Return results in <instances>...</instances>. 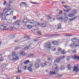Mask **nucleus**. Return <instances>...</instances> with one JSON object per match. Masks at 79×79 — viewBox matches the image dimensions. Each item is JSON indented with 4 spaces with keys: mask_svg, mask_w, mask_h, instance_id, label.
I'll list each match as a JSON object with an SVG mask.
<instances>
[{
    "mask_svg": "<svg viewBox=\"0 0 79 79\" xmlns=\"http://www.w3.org/2000/svg\"><path fill=\"white\" fill-rule=\"evenodd\" d=\"M10 14H7L5 16V13L3 12H0V17L1 18V19H2L4 21L8 20L9 17H8V15H10Z\"/></svg>",
    "mask_w": 79,
    "mask_h": 79,
    "instance_id": "obj_1",
    "label": "nucleus"
},
{
    "mask_svg": "<svg viewBox=\"0 0 79 79\" xmlns=\"http://www.w3.org/2000/svg\"><path fill=\"white\" fill-rule=\"evenodd\" d=\"M54 67V71L52 72V74L53 75H55L56 73H57L58 72V70H59V68L58 67L57 64H54L53 65Z\"/></svg>",
    "mask_w": 79,
    "mask_h": 79,
    "instance_id": "obj_2",
    "label": "nucleus"
},
{
    "mask_svg": "<svg viewBox=\"0 0 79 79\" xmlns=\"http://www.w3.org/2000/svg\"><path fill=\"white\" fill-rule=\"evenodd\" d=\"M6 6L7 9H6V11H7L6 12V13H7V11H9L10 10H11V9H13L12 6H11V5L9 3L6 4Z\"/></svg>",
    "mask_w": 79,
    "mask_h": 79,
    "instance_id": "obj_3",
    "label": "nucleus"
},
{
    "mask_svg": "<svg viewBox=\"0 0 79 79\" xmlns=\"http://www.w3.org/2000/svg\"><path fill=\"white\" fill-rule=\"evenodd\" d=\"M16 56V53L13 52L12 53V55H10L8 56V57L9 58L10 60H12L13 58Z\"/></svg>",
    "mask_w": 79,
    "mask_h": 79,
    "instance_id": "obj_4",
    "label": "nucleus"
},
{
    "mask_svg": "<svg viewBox=\"0 0 79 79\" xmlns=\"http://www.w3.org/2000/svg\"><path fill=\"white\" fill-rule=\"evenodd\" d=\"M8 25L6 24H3L1 26H0V29L1 30H6V27Z\"/></svg>",
    "mask_w": 79,
    "mask_h": 79,
    "instance_id": "obj_5",
    "label": "nucleus"
},
{
    "mask_svg": "<svg viewBox=\"0 0 79 79\" xmlns=\"http://www.w3.org/2000/svg\"><path fill=\"white\" fill-rule=\"evenodd\" d=\"M32 46V43H30L29 44L24 47V48L25 50H28L29 48L31 47Z\"/></svg>",
    "mask_w": 79,
    "mask_h": 79,
    "instance_id": "obj_6",
    "label": "nucleus"
},
{
    "mask_svg": "<svg viewBox=\"0 0 79 79\" xmlns=\"http://www.w3.org/2000/svg\"><path fill=\"white\" fill-rule=\"evenodd\" d=\"M56 17L57 19L62 20H63V16H61L60 15H56Z\"/></svg>",
    "mask_w": 79,
    "mask_h": 79,
    "instance_id": "obj_7",
    "label": "nucleus"
},
{
    "mask_svg": "<svg viewBox=\"0 0 79 79\" xmlns=\"http://www.w3.org/2000/svg\"><path fill=\"white\" fill-rule=\"evenodd\" d=\"M33 65L32 64H30L29 65V67H28L27 68L28 70L30 71V72H32V69L31 68L32 66Z\"/></svg>",
    "mask_w": 79,
    "mask_h": 79,
    "instance_id": "obj_8",
    "label": "nucleus"
},
{
    "mask_svg": "<svg viewBox=\"0 0 79 79\" xmlns=\"http://www.w3.org/2000/svg\"><path fill=\"white\" fill-rule=\"evenodd\" d=\"M47 63H48L47 62H45L44 63H41L40 66L41 67H43V68L45 67V66L47 65Z\"/></svg>",
    "mask_w": 79,
    "mask_h": 79,
    "instance_id": "obj_9",
    "label": "nucleus"
},
{
    "mask_svg": "<svg viewBox=\"0 0 79 79\" xmlns=\"http://www.w3.org/2000/svg\"><path fill=\"white\" fill-rule=\"evenodd\" d=\"M45 47H47L48 48H50L51 47V44L49 42L46 43Z\"/></svg>",
    "mask_w": 79,
    "mask_h": 79,
    "instance_id": "obj_10",
    "label": "nucleus"
},
{
    "mask_svg": "<svg viewBox=\"0 0 79 79\" xmlns=\"http://www.w3.org/2000/svg\"><path fill=\"white\" fill-rule=\"evenodd\" d=\"M20 24L19 23L13 25V27L15 29H18Z\"/></svg>",
    "mask_w": 79,
    "mask_h": 79,
    "instance_id": "obj_11",
    "label": "nucleus"
},
{
    "mask_svg": "<svg viewBox=\"0 0 79 79\" xmlns=\"http://www.w3.org/2000/svg\"><path fill=\"white\" fill-rule=\"evenodd\" d=\"M70 46L72 48H76V47H77L76 46V44H75V43H72L71 45H70Z\"/></svg>",
    "mask_w": 79,
    "mask_h": 79,
    "instance_id": "obj_12",
    "label": "nucleus"
},
{
    "mask_svg": "<svg viewBox=\"0 0 79 79\" xmlns=\"http://www.w3.org/2000/svg\"><path fill=\"white\" fill-rule=\"evenodd\" d=\"M31 21L30 19H24L23 21V23H28L29 21Z\"/></svg>",
    "mask_w": 79,
    "mask_h": 79,
    "instance_id": "obj_13",
    "label": "nucleus"
},
{
    "mask_svg": "<svg viewBox=\"0 0 79 79\" xmlns=\"http://www.w3.org/2000/svg\"><path fill=\"white\" fill-rule=\"evenodd\" d=\"M71 12L73 15H76V14H77V10L74 9L72 10Z\"/></svg>",
    "mask_w": 79,
    "mask_h": 79,
    "instance_id": "obj_14",
    "label": "nucleus"
},
{
    "mask_svg": "<svg viewBox=\"0 0 79 79\" xmlns=\"http://www.w3.org/2000/svg\"><path fill=\"white\" fill-rule=\"evenodd\" d=\"M79 39H77L76 38H73L72 39V41L73 42H75V43H76V42H77L78 41H79Z\"/></svg>",
    "mask_w": 79,
    "mask_h": 79,
    "instance_id": "obj_15",
    "label": "nucleus"
},
{
    "mask_svg": "<svg viewBox=\"0 0 79 79\" xmlns=\"http://www.w3.org/2000/svg\"><path fill=\"white\" fill-rule=\"evenodd\" d=\"M61 61V59L60 58H58V59H57L55 60L54 62V63H58V62H60V61Z\"/></svg>",
    "mask_w": 79,
    "mask_h": 79,
    "instance_id": "obj_16",
    "label": "nucleus"
},
{
    "mask_svg": "<svg viewBox=\"0 0 79 79\" xmlns=\"http://www.w3.org/2000/svg\"><path fill=\"white\" fill-rule=\"evenodd\" d=\"M39 29V27H35L34 28H32L31 30V31H35L38 30Z\"/></svg>",
    "mask_w": 79,
    "mask_h": 79,
    "instance_id": "obj_17",
    "label": "nucleus"
},
{
    "mask_svg": "<svg viewBox=\"0 0 79 79\" xmlns=\"http://www.w3.org/2000/svg\"><path fill=\"white\" fill-rule=\"evenodd\" d=\"M50 49L52 51H55L56 50V48L54 46H51V48H50Z\"/></svg>",
    "mask_w": 79,
    "mask_h": 79,
    "instance_id": "obj_18",
    "label": "nucleus"
},
{
    "mask_svg": "<svg viewBox=\"0 0 79 79\" xmlns=\"http://www.w3.org/2000/svg\"><path fill=\"white\" fill-rule=\"evenodd\" d=\"M48 19H49L50 20V22H53V19H52V18L50 16H47Z\"/></svg>",
    "mask_w": 79,
    "mask_h": 79,
    "instance_id": "obj_19",
    "label": "nucleus"
},
{
    "mask_svg": "<svg viewBox=\"0 0 79 79\" xmlns=\"http://www.w3.org/2000/svg\"><path fill=\"white\" fill-rule=\"evenodd\" d=\"M71 58H72V59H73V56H70L68 57L67 58V61H68L71 59Z\"/></svg>",
    "mask_w": 79,
    "mask_h": 79,
    "instance_id": "obj_20",
    "label": "nucleus"
},
{
    "mask_svg": "<svg viewBox=\"0 0 79 79\" xmlns=\"http://www.w3.org/2000/svg\"><path fill=\"white\" fill-rule=\"evenodd\" d=\"M35 67L36 68H39V67H40V65L39 64H35L34 65Z\"/></svg>",
    "mask_w": 79,
    "mask_h": 79,
    "instance_id": "obj_21",
    "label": "nucleus"
},
{
    "mask_svg": "<svg viewBox=\"0 0 79 79\" xmlns=\"http://www.w3.org/2000/svg\"><path fill=\"white\" fill-rule=\"evenodd\" d=\"M77 16H76L73 18L69 19L70 21H74V19H76V18H77Z\"/></svg>",
    "mask_w": 79,
    "mask_h": 79,
    "instance_id": "obj_22",
    "label": "nucleus"
},
{
    "mask_svg": "<svg viewBox=\"0 0 79 79\" xmlns=\"http://www.w3.org/2000/svg\"><path fill=\"white\" fill-rule=\"evenodd\" d=\"M29 63V60H25L24 62V64H28Z\"/></svg>",
    "mask_w": 79,
    "mask_h": 79,
    "instance_id": "obj_23",
    "label": "nucleus"
},
{
    "mask_svg": "<svg viewBox=\"0 0 79 79\" xmlns=\"http://www.w3.org/2000/svg\"><path fill=\"white\" fill-rule=\"evenodd\" d=\"M19 59V57L18 56H15V57H14L13 59V60H18Z\"/></svg>",
    "mask_w": 79,
    "mask_h": 79,
    "instance_id": "obj_24",
    "label": "nucleus"
},
{
    "mask_svg": "<svg viewBox=\"0 0 79 79\" xmlns=\"http://www.w3.org/2000/svg\"><path fill=\"white\" fill-rule=\"evenodd\" d=\"M58 25L57 29H61V25L60 24V23H59V24H58Z\"/></svg>",
    "mask_w": 79,
    "mask_h": 79,
    "instance_id": "obj_25",
    "label": "nucleus"
},
{
    "mask_svg": "<svg viewBox=\"0 0 79 79\" xmlns=\"http://www.w3.org/2000/svg\"><path fill=\"white\" fill-rule=\"evenodd\" d=\"M68 17H70L72 18L74 16V15L73 14L70 13L68 15Z\"/></svg>",
    "mask_w": 79,
    "mask_h": 79,
    "instance_id": "obj_26",
    "label": "nucleus"
},
{
    "mask_svg": "<svg viewBox=\"0 0 79 79\" xmlns=\"http://www.w3.org/2000/svg\"><path fill=\"white\" fill-rule=\"evenodd\" d=\"M53 44V45H58V41H54L52 43Z\"/></svg>",
    "mask_w": 79,
    "mask_h": 79,
    "instance_id": "obj_27",
    "label": "nucleus"
},
{
    "mask_svg": "<svg viewBox=\"0 0 79 79\" xmlns=\"http://www.w3.org/2000/svg\"><path fill=\"white\" fill-rule=\"evenodd\" d=\"M21 22V20H19L15 22L14 23H18V24H19V23H20Z\"/></svg>",
    "mask_w": 79,
    "mask_h": 79,
    "instance_id": "obj_28",
    "label": "nucleus"
},
{
    "mask_svg": "<svg viewBox=\"0 0 79 79\" xmlns=\"http://www.w3.org/2000/svg\"><path fill=\"white\" fill-rule=\"evenodd\" d=\"M15 35H12L9 36V38L10 39H13Z\"/></svg>",
    "mask_w": 79,
    "mask_h": 79,
    "instance_id": "obj_29",
    "label": "nucleus"
},
{
    "mask_svg": "<svg viewBox=\"0 0 79 79\" xmlns=\"http://www.w3.org/2000/svg\"><path fill=\"white\" fill-rule=\"evenodd\" d=\"M22 46H23V47H24V46H25V44H26V41H22Z\"/></svg>",
    "mask_w": 79,
    "mask_h": 79,
    "instance_id": "obj_30",
    "label": "nucleus"
},
{
    "mask_svg": "<svg viewBox=\"0 0 79 79\" xmlns=\"http://www.w3.org/2000/svg\"><path fill=\"white\" fill-rule=\"evenodd\" d=\"M20 54L21 55H22L23 56V55H25V53L23 51H21L20 53Z\"/></svg>",
    "mask_w": 79,
    "mask_h": 79,
    "instance_id": "obj_31",
    "label": "nucleus"
},
{
    "mask_svg": "<svg viewBox=\"0 0 79 79\" xmlns=\"http://www.w3.org/2000/svg\"><path fill=\"white\" fill-rule=\"evenodd\" d=\"M23 38H24V39H28V40H30V37L27 36L26 35H25L23 37Z\"/></svg>",
    "mask_w": 79,
    "mask_h": 79,
    "instance_id": "obj_32",
    "label": "nucleus"
},
{
    "mask_svg": "<svg viewBox=\"0 0 79 79\" xmlns=\"http://www.w3.org/2000/svg\"><path fill=\"white\" fill-rule=\"evenodd\" d=\"M65 69V67H64V66L62 65L61 66L60 69L61 70H64V69Z\"/></svg>",
    "mask_w": 79,
    "mask_h": 79,
    "instance_id": "obj_33",
    "label": "nucleus"
},
{
    "mask_svg": "<svg viewBox=\"0 0 79 79\" xmlns=\"http://www.w3.org/2000/svg\"><path fill=\"white\" fill-rule=\"evenodd\" d=\"M72 52L73 54H76V50L74 49L72 50Z\"/></svg>",
    "mask_w": 79,
    "mask_h": 79,
    "instance_id": "obj_34",
    "label": "nucleus"
},
{
    "mask_svg": "<svg viewBox=\"0 0 79 79\" xmlns=\"http://www.w3.org/2000/svg\"><path fill=\"white\" fill-rule=\"evenodd\" d=\"M73 58H74V60H77V56L76 55H75L73 56Z\"/></svg>",
    "mask_w": 79,
    "mask_h": 79,
    "instance_id": "obj_35",
    "label": "nucleus"
},
{
    "mask_svg": "<svg viewBox=\"0 0 79 79\" xmlns=\"http://www.w3.org/2000/svg\"><path fill=\"white\" fill-rule=\"evenodd\" d=\"M68 17H66L64 18V21L65 22H65L66 21L68 20Z\"/></svg>",
    "mask_w": 79,
    "mask_h": 79,
    "instance_id": "obj_36",
    "label": "nucleus"
},
{
    "mask_svg": "<svg viewBox=\"0 0 79 79\" xmlns=\"http://www.w3.org/2000/svg\"><path fill=\"white\" fill-rule=\"evenodd\" d=\"M11 22H12V20L11 19H9L8 21V23H9V24L11 23Z\"/></svg>",
    "mask_w": 79,
    "mask_h": 79,
    "instance_id": "obj_37",
    "label": "nucleus"
},
{
    "mask_svg": "<svg viewBox=\"0 0 79 79\" xmlns=\"http://www.w3.org/2000/svg\"><path fill=\"white\" fill-rule=\"evenodd\" d=\"M67 66L69 69H71V65L70 64H68Z\"/></svg>",
    "mask_w": 79,
    "mask_h": 79,
    "instance_id": "obj_38",
    "label": "nucleus"
},
{
    "mask_svg": "<svg viewBox=\"0 0 79 79\" xmlns=\"http://www.w3.org/2000/svg\"><path fill=\"white\" fill-rule=\"evenodd\" d=\"M34 20H31V21L29 22L30 24H33V23H34Z\"/></svg>",
    "mask_w": 79,
    "mask_h": 79,
    "instance_id": "obj_39",
    "label": "nucleus"
},
{
    "mask_svg": "<svg viewBox=\"0 0 79 79\" xmlns=\"http://www.w3.org/2000/svg\"><path fill=\"white\" fill-rule=\"evenodd\" d=\"M4 60H5V59H4V58H3L1 57L0 58V61H3Z\"/></svg>",
    "mask_w": 79,
    "mask_h": 79,
    "instance_id": "obj_40",
    "label": "nucleus"
},
{
    "mask_svg": "<svg viewBox=\"0 0 79 79\" xmlns=\"http://www.w3.org/2000/svg\"><path fill=\"white\" fill-rule=\"evenodd\" d=\"M27 27L28 29H31V27H32V26L31 25H28Z\"/></svg>",
    "mask_w": 79,
    "mask_h": 79,
    "instance_id": "obj_41",
    "label": "nucleus"
},
{
    "mask_svg": "<svg viewBox=\"0 0 79 79\" xmlns=\"http://www.w3.org/2000/svg\"><path fill=\"white\" fill-rule=\"evenodd\" d=\"M47 26V25L45 23H43L42 24V27H46V26Z\"/></svg>",
    "mask_w": 79,
    "mask_h": 79,
    "instance_id": "obj_42",
    "label": "nucleus"
},
{
    "mask_svg": "<svg viewBox=\"0 0 79 79\" xmlns=\"http://www.w3.org/2000/svg\"><path fill=\"white\" fill-rule=\"evenodd\" d=\"M66 53V52H65V51H64V50H63L62 52L61 53V54H63V55H64V54H65V53Z\"/></svg>",
    "mask_w": 79,
    "mask_h": 79,
    "instance_id": "obj_43",
    "label": "nucleus"
},
{
    "mask_svg": "<svg viewBox=\"0 0 79 79\" xmlns=\"http://www.w3.org/2000/svg\"><path fill=\"white\" fill-rule=\"evenodd\" d=\"M20 40H21V39H19V40L17 39L15 40V42H19Z\"/></svg>",
    "mask_w": 79,
    "mask_h": 79,
    "instance_id": "obj_44",
    "label": "nucleus"
},
{
    "mask_svg": "<svg viewBox=\"0 0 79 79\" xmlns=\"http://www.w3.org/2000/svg\"><path fill=\"white\" fill-rule=\"evenodd\" d=\"M35 26H38V25H39V23L38 22H35Z\"/></svg>",
    "mask_w": 79,
    "mask_h": 79,
    "instance_id": "obj_45",
    "label": "nucleus"
},
{
    "mask_svg": "<svg viewBox=\"0 0 79 79\" xmlns=\"http://www.w3.org/2000/svg\"><path fill=\"white\" fill-rule=\"evenodd\" d=\"M77 43V44H76L77 47H79V40L78 41Z\"/></svg>",
    "mask_w": 79,
    "mask_h": 79,
    "instance_id": "obj_46",
    "label": "nucleus"
},
{
    "mask_svg": "<svg viewBox=\"0 0 79 79\" xmlns=\"http://www.w3.org/2000/svg\"><path fill=\"white\" fill-rule=\"evenodd\" d=\"M19 48H21L19 47H16L15 48V50H18V49H19Z\"/></svg>",
    "mask_w": 79,
    "mask_h": 79,
    "instance_id": "obj_47",
    "label": "nucleus"
},
{
    "mask_svg": "<svg viewBox=\"0 0 79 79\" xmlns=\"http://www.w3.org/2000/svg\"><path fill=\"white\" fill-rule=\"evenodd\" d=\"M26 69H27V66H23V69L24 70H26Z\"/></svg>",
    "mask_w": 79,
    "mask_h": 79,
    "instance_id": "obj_48",
    "label": "nucleus"
},
{
    "mask_svg": "<svg viewBox=\"0 0 79 79\" xmlns=\"http://www.w3.org/2000/svg\"><path fill=\"white\" fill-rule=\"evenodd\" d=\"M65 58V56H61L60 57V59H64V58Z\"/></svg>",
    "mask_w": 79,
    "mask_h": 79,
    "instance_id": "obj_49",
    "label": "nucleus"
},
{
    "mask_svg": "<svg viewBox=\"0 0 79 79\" xmlns=\"http://www.w3.org/2000/svg\"><path fill=\"white\" fill-rule=\"evenodd\" d=\"M33 40H34L35 42H38L39 40H37V39L35 38Z\"/></svg>",
    "mask_w": 79,
    "mask_h": 79,
    "instance_id": "obj_50",
    "label": "nucleus"
},
{
    "mask_svg": "<svg viewBox=\"0 0 79 79\" xmlns=\"http://www.w3.org/2000/svg\"><path fill=\"white\" fill-rule=\"evenodd\" d=\"M31 3H32V4H37V2H31Z\"/></svg>",
    "mask_w": 79,
    "mask_h": 79,
    "instance_id": "obj_51",
    "label": "nucleus"
},
{
    "mask_svg": "<svg viewBox=\"0 0 79 79\" xmlns=\"http://www.w3.org/2000/svg\"><path fill=\"white\" fill-rule=\"evenodd\" d=\"M64 8H65V9H69V6H64Z\"/></svg>",
    "mask_w": 79,
    "mask_h": 79,
    "instance_id": "obj_52",
    "label": "nucleus"
},
{
    "mask_svg": "<svg viewBox=\"0 0 79 79\" xmlns=\"http://www.w3.org/2000/svg\"><path fill=\"white\" fill-rule=\"evenodd\" d=\"M61 50H62L61 48H58V51L59 52H61Z\"/></svg>",
    "mask_w": 79,
    "mask_h": 79,
    "instance_id": "obj_53",
    "label": "nucleus"
},
{
    "mask_svg": "<svg viewBox=\"0 0 79 79\" xmlns=\"http://www.w3.org/2000/svg\"><path fill=\"white\" fill-rule=\"evenodd\" d=\"M4 3H3V5H6V1H4Z\"/></svg>",
    "mask_w": 79,
    "mask_h": 79,
    "instance_id": "obj_54",
    "label": "nucleus"
},
{
    "mask_svg": "<svg viewBox=\"0 0 79 79\" xmlns=\"http://www.w3.org/2000/svg\"><path fill=\"white\" fill-rule=\"evenodd\" d=\"M24 5V2H22L20 3V5L21 6V5Z\"/></svg>",
    "mask_w": 79,
    "mask_h": 79,
    "instance_id": "obj_55",
    "label": "nucleus"
},
{
    "mask_svg": "<svg viewBox=\"0 0 79 79\" xmlns=\"http://www.w3.org/2000/svg\"><path fill=\"white\" fill-rule=\"evenodd\" d=\"M10 2L11 3H13V0H10Z\"/></svg>",
    "mask_w": 79,
    "mask_h": 79,
    "instance_id": "obj_56",
    "label": "nucleus"
},
{
    "mask_svg": "<svg viewBox=\"0 0 79 79\" xmlns=\"http://www.w3.org/2000/svg\"><path fill=\"white\" fill-rule=\"evenodd\" d=\"M13 19H16V16H14L13 17Z\"/></svg>",
    "mask_w": 79,
    "mask_h": 79,
    "instance_id": "obj_57",
    "label": "nucleus"
},
{
    "mask_svg": "<svg viewBox=\"0 0 79 79\" xmlns=\"http://www.w3.org/2000/svg\"><path fill=\"white\" fill-rule=\"evenodd\" d=\"M37 33H38V34H40L41 32L40 31L38 30L37 31Z\"/></svg>",
    "mask_w": 79,
    "mask_h": 79,
    "instance_id": "obj_58",
    "label": "nucleus"
},
{
    "mask_svg": "<svg viewBox=\"0 0 79 79\" xmlns=\"http://www.w3.org/2000/svg\"><path fill=\"white\" fill-rule=\"evenodd\" d=\"M50 74L51 75H52L53 74V72L52 73L51 71H50Z\"/></svg>",
    "mask_w": 79,
    "mask_h": 79,
    "instance_id": "obj_59",
    "label": "nucleus"
},
{
    "mask_svg": "<svg viewBox=\"0 0 79 79\" xmlns=\"http://www.w3.org/2000/svg\"><path fill=\"white\" fill-rule=\"evenodd\" d=\"M47 52L48 53H50V50H47Z\"/></svg>",
    "mask_w": 79,
    "mask_h": 79,
    "instance_id": "obj_60",
    "label": "nucleus"
},
{
    "mask_svg": "<svg viewBox=\"0 0 79 79\" xmlns=\"http://www.w3.org/2000/svg\"><path fill=\"white\" fill-rule=\"evenodd\" d=\"M23 4L25 5V6H26L27 5V3L24 2L23 3Z\"/></svg>",
    "mask_w": 79,
    "mask_h": 79,
    "instance_id": "obj_61",
    "label": "nucleus"
},
{
    "mask_svg": "<svg viewBox=\"0 0 79 79\" xmlns=\"http://www.w3.org/2000/svg\"><path fill=\"white\" fill-rule=\"evenodd\" d=\"M18 73H21V71L19 70V69H18Z\"/></svg>",
    "mask_w": 79,
    "mask_h": 79,
    "instance_id": "obj_62",
    "label": "nucleus"
},
{
    "mask_svg": "<svg viewBox=\"0 0 79 79\" xmlns=\"http://www.w3.org/2000/svg\"><path fill=\"white\" fill-rule=\"evenodd\" d=\"M13 11L12 10L10 12V14H11V15H13Z\"/></svg>",
    "mask_w": 79,
    "mask_h": 79,
    "instance_id": "obj_63",
    "label": "nucleus"
},
{
    "mask_svg": "<svg viewBox=\"0 0 79 79\" xmlns=\"http://www.w3.org/2000/svg\"><path fill=\"white\" fill-rule=\"evenodd\" d=\"M62 13H63L62 11H59V14H62Z\"/></svg>",
    "mask_w": 79,
    "mask_h": 79,
    "instance_id": "obj_64",
    "label": "nucleus"
}]
</instances>
